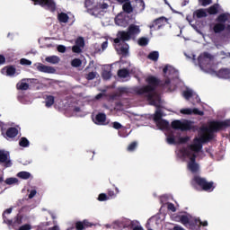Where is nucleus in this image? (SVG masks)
<instances>
[{
  "label": "nucleus",
  "mask_w": 230,
  "mask_h": 230,
  "mask_svg": "<svg viewBox=\"0 0 230 230\" xmlns=\"http://www.w3.org/2000/svg\"><path fill=\"white\" fill-rule=\"evenodd\" d=\"M146 82L147 84L137 88L136 93L138 94V96H145L147 102H149L150 105L157 107V105H159V98H157V100L155 99L157 87H162V89H168L172 84V81L170 78H167L164 81H161V79L154 75H150L146 77Z\"/></svg>",
  "instance_id": "nucleus-1"
},
{
  "label": "nucleus",
  "mask_w": 230,
  "mask_h": 230,
  "mask_svg": "<svg viewBox=\"0 0 230 230\" xmlns=\"http://www.w3.org/2000/svg\"><path fill=\"white\" fill-rule=\"evenodd\" d=\"M230 127V119H226L223 121L220 120H212L210 121L208 128H203L202 132H208L207 134L202 135L200 137H195L193 139V144L188 146V148L191 152L199 154L202 150V145L208 143L213 139V132H220L224 128Z\"/></svg>",
  "instance_id": "nucleus-2"
},
{
  "label": "nucleus",
  "mask_w": 230,
  "mask_h": 230,
  "mask_svg": "<svg viewBox=\"0 0 230 230\" xmlns=\"http://www.w3.org/2000/svg\"><path fill=\"white\" fill-rule=\"evenodd\" d=\"M191 184L196 190L199 188L201 191H207L208 193H211V191L217 188L214 181H208L206 178H202L199 175L193 177Z\"/></svg>",
  "instance_id": "nucleus-3"
},
{
  "label": "nucleus",
  "mask_w": 230,
  "mask_h": 230,
  "mask_svg": "<svg viewBox=\"0 0 230 230\" xmlns=\"http://www.w3.org/2000/svg\"><path fill=\"white\" fill-rule=\"evenodd\" d=\"M171 127L174 130H181V132H186L188 130H193V128H194L193 122H191L190 120H184V121L173 120L171 123Z\"/></svg>",
  "instance_id": "nucleus-4"
},
{
  "label": "nucleus",
  "mask_w": 230,
  "mask_h": 230,
  "mask_svg": "<svg viewBox=\"0 0 230 230\" xmlns=\"http://www.w3.org/2000/svg\"><path fill=\"white\" fill-rule=\"evenodd\" d=\"M34 4H39L52 13L57 11V3L55 0H31Z\"/></svg>",
  "instance_id": "nucleus-5"
},
{
  "label": "nucleus",
  "mask_w": 230,
  "mask_h": 230,
  "mask_svg": "<svg viewBox=\"0 0 230 230\" xmlns=\"http://www.w3.org/2000/svg\"><path fill=\"white\" fill-rule=\"evenodd\" d=\"M119 193L118 188L108 189L107 193L99 194L97 200L99 202H105L106 200H112V199H116V196Z\"/></svg>",
  "instance_id": "nucleus-6"
},
{
  "label": "nucleus",
  "mask_w": 230,
  "mask_h": 230,
  "mask_svg": "<svg viewBox=\"0 0 230 230\" xmlns=\"http://www.w3.org/2000/svg\"><path fill=\"white\" fill-rule=\"evenodd\" d=\"M0 128L2 132V136L4 137H9L10 139H13V137H17L19 134V129L17 128H9L7 130L4 128V123L0 122ZM4 130H6L4 134Z\"/></svg>",
  "instance_id": "nucleus-7"
},
{
  "label": "nucleus",
  "mask_w": 230,
  "mask_h": 230,
  "mask_svg": "<svg viewBox=\"0 0 230 230\" xmlns=\"http://www.w3.org/2000/svg\"><path fill=\"white\" fill-rule=\"evenodd\" d=\"M166 22H168V18L162 16L155 19L152 24L149 25V28L150 30H160L163 28V26L166 25Z\"/></svg>",
  "instance_id": "nucleus-8"
},
{
  "label": "nucleus",
  "mask_w": 230,
  "mask_h": 230,
  "mask_svg": "<svg viewBox=\"0 0 230 230\" xmlns=\"http://www.w3.org/2000/svg\"><path fill=\"white\" fill-rule=\"evenodd\" d=\"M187 168L191 173H197L200 170V165L197 163V155H193L187 164Z\"/></svg>",
  "instance_id": "nucleus-9"
},
{
  "label": "nucleus",
  "mask_w": 230,
  "mask_h": 230,
  "mask_svg": "<svg viewBox=\"0 0 230 230\" xmlns=\"http://www.w3.org/2000/svg\"><path fill=\"white\" fill-rule=\"evenodd\" d=\"M132 39L130 37V34H128V31H119L117 33V38L114 39L115 44H119V42H127L128 40H130Z\"/></svg>",
  "instance_id": "nucleus-10"
},
{
  "label": "nucleus",
  "mask_w": 230,
  "mask_h": 230,
  "mask_svg": "<svg viewBox=\"0 0 230 230\" xmlns=\"http://www.w3.org/2000/svg\"><path fill=\"white\" fill-rule=\"evenodd\" d=\"M213 58V56L208 52H204L198 58V62L200 66H207L209 61Z\"/></svg>",
  "instance_id": "nucleus-11"
},
{
  "label": "nucleus",
  "mask_w": 230,
  "mask_h": 230,
  "mask_svg": "<svg viewBox=\"0 0 230 230\" xmlns=\"http://www.w3.org/2000/svg\"><path fill=\"white\" fill-rule=\"evenodd\" d=\"M128 33L131 39H135L137 35L141 33V29H139V25L132 23L128 28Z\"/></svg>",
  "instance_id": "nucleus-12"
},
{
  "label": "nucleus",
  "mask_w": 230,
  "mask_h": 230,
  "mask_svg": "<svg viewBox=\"0 0 230 230\" xmlns=\"http://www.w3.org/2000/svg\"><path fill=\"white\" fill-rule=\"evenodd\" d=\"M37 70L40 71V73H47L49 75H53L57 72V70L55 69V67L53 66H48L44 64L40 63L37 66Z\"/></svg>",
  "instance_id": "nucleus-13"
},
{
  "label": "nucleus",
  "mask_w": 230,
  "mask_h": 230,
  "mask_svg": "<svg viewBox=\"0 0 230 230\" xmlns=\"http://www.w3.org/2000/svg\"><path fill=\"white\" fill-rule=\"evenodd\" d=\"M181 114H185L187 116H191V114H194L195 116H204V111H199L197 108H194V109H190V108L182 109V110H181Z\"/></svg>",
  "instance_id": "nucleus-14"
},
{
  "label": "nucleus",
  "mask_w": 230,
  "mask_h": 230,
  "mask_svg": "<svg viewBox=\"0 0 230 230\" xmlns=\"http://www.w3.org/2000/svg\"><path fill=\"white\" fill-rule=\"evenodd\" d=\"M10 154L4 152V150H0V163H4L5 168H10L12 166V161L8 159Z\"/></svg>",
  "instance_id": "nucleus-15"
},
{
  "label": "nucleus",
  "mask_w": 230,
  "mask_h": 230,
  "mask_svg": "<svg viewBox=\"0 0 230 230\" xmlns=\"http://www.w3.org/2000/svg\"><path fill=\"white\" fill-rule=\"evenodd\" d=\"M97 3H98V0L84 1V8H86L88 13H93V12H96Z\"/></svg>",
  "instance_id": "nucleus-16"
},
{
  "label": "nucleus",
  "mask_w": 230,
  "mask_h": 230,
  "mask_svg": "<svg viewBox=\"0 0 230 230\" xmlns=\"http://www.w3.org/2000/svg\"><path fill=\"white\" fill-rule=\"evenodd\" d=\"M216 22H219V24H226V22H228L230 24V13H223L219 14L216 18Z\"/></svg>",
  "instance_id": "nucleus-17"
},
{
  "label": "nucleus",
  "mask_w": 230,
  "mask_h": 230,
  "mask_svg": "<svg viewBox=\"0 0 230 230\" xmlns=\"http://www.w3.org/2000/svg\"><path fill=\"white\" fill-rule=\"evenodd\" d=\"M87 227H93V224H91V222H89V220L87 219L75 222L76 230H84V229H87Z\"/></svg>",
  "instance_id": "nucleus-18"
},
{
  "label": "nucleus",
  "mask_w": 230,
  "mask_h": 230,
  "mask_svg": "<svg viewBox=\"0 0 230 230\" xmlns=\"http://www.w3.org/2000/svg\"><path fill=\"white\" fill-rule=\"evenodd\" d=\"M115 24H117V26H121L122 28H127L128 26V20L123 15H117L115 18Z\"/></svg>",
  "instance_id": "nucleus-19"
},
{
  "label": "nucleus",
  "mask_w": 230,
  "mask_h": 230,
  "mask_svg": "<svg viewBox=\"0 0 230 230\" xmlns=\"http://www.w3.org/2000/svg\"><path fill=\"white\" fill-rule=\"evenodd\" d=\"M107 121V115L105 113H98L95 116L94 123L95 125H105V122Z\"/></svg>",
  "instance_id": "nucleus-20"
},
{
  "label": "nucleus",
  "mask_w": 230,
  "mask_h": 230,
  "mask_svg": "<svg viewBox=\"0 0 230 230\" xmlns=\"http://www.w3.org/2000/svg\"><path fill=\"white\" fill-rule=\"evenodd\" d=\"M217 76L218 78H230V70L229 68H221L219 71L217 72Z\"/></svg>",
  "instance_id": "nucleus-21"
},
{
  "label": "nucleus",
  "mask_w": 230,
  "mask_h": 230,
  "mask_svg": "<svg viewBox=\"0 0 230 230\" xmlns=\"http://www.w3.org/2000/svg\"><path fill=\"white\" fill-rule=\"evenodd\" d=\"M218 10H220V4H214L207 9V13L208 15H217V13H218Z\"/></svg>",
  "instance_id": "nucleus-22"
},
{
  "label": "nucleus",
  "mask_w": 230,
  "mask_h": 230,
  "mask_svg": "<svg viewBox=\"0 0 230 230\" xmlns=\"http://www.w3.org/2000/svg\"><path fill=\"white\" fill-rule=\"evenodd\" d=\"M109 8V4L105 3L103 0H97V4L95 6V12H99V10H107Z\"/></svg>",
  "instance_id": "nucleus-23"
},
{
  "label": "nucleus",
  "mask_w": 230,
  "mask_h": 230,
  "mask_svg": "<svg viewBox=\"0 0 230 230\" xmlns=\"http://www.w3.org/2000/svg\"><path fill=\"white\" fill-rule=\"evenodd\" d=\"M156 126L160 128V130H168V128H170V122L162 119V120L156 122Z\"/></svg>",
  "instance_id": "nucleus-24"
},
{
  "label": "nucleus",
  "mask_w": 230,
  "mask_h": 230,
  "mask_svg": "<svg viewBox=\"0 0 230 230\" xmlns=\"http://www.w3.org/2000/svg\"><path fill=\"white\" fill-rule=\"evenodd\" d=\"M214 33L218 34L226 31V24L219 23L218 22L212 28Z\"/></svg>",
  "instance_id": "nucleus-25"
},
{
  "label": "nucleus",
  "mask_w": 230,
  "mask_h": 230,
  "mask_svg": "<svg viewBox=\"0 0 230 230\" xmlns=\"http://www.w3.org/2000/svg\"><path fill=\"white\" fill-rule=\"evenodd\" d=\"M5 69H6L7 76H13V75H15V73L17 71V69H15L13 66H6V68L5 67L2 68V70H1L2 75H4Z\"/></svg>",
  "instance_id": "nucleus-26"
},
{
  "label": "nucleus",
  "mask_w": 230,
  "mask_h": 230,
  "mask_svg": "<svg viewBox=\"0 0 230 230\" xmlns=\"http://www.w3.org/2000/svg\"><path fill=\"white\" fill-rule=\"evenodd\" d=\"M188 226L190 230H200V224L197 219H191Z\"/></svg>",
  "instance_id": "nucleus-27"
},
{
  "label": "nucleus",
  "mask_w": 230,
  "mask_h": 230,
  "mask_svg": "<svg viewBox=\"0 0 230 230\" xmlns=\"http://www.w3.org/2000/svg\"><path fill=\"white\" fill-rule=\"evenodd\" d=\"M193 17H197V19H202L204 17H208V13L204 9H199L193 13Z\"/></svg>",
  "instance_id": "nucleus-28"
},
{
  "label": "nucleus",
  "mask_w": 230,
  "mask_h": 230,
  "mask_svg": "<svg viewBox=\"0 0 230 230\" xmlns=\"http://www.w3.org/2000/svg\"><path fill=\"white\" fill-rule=\"evenodd\" d=\"M181 154L184 157H188L189 161H191V157L195 155V153H193V151L189 147L181 149Z\"/></svg>",
  "instance_id": "nucleus-29"
},
{
  "label": "nucleus",
  "mask_w": 230,
  "mask_h": 230,
  "mask_svg": "<svg viewBox=\"0 0 230 230\" xmlns=\"http://www.w3.org/2000/svg\"><path fill=\"white\" fill-rule=\"evenodd\" d=\"M55 103V96L47 95L45 98V106L49 109V107L53 106Z\"/></svg>",
  "instance_id": "nucleus-30"
},
{
  "label": "nucleus",
  "mask_w": 230,
  "mask_h": 230,
  "mask_svg": "<svg viewBox=\"0 0 230 230\" xmlns=\"http://www.w3.org/2000/svg\"><path fill=\"white\" fill-rule=\"evenodd\" d=\"M58 21L66 24L69 22V15L66 13H60L58 14Z\"/></svg>",
  "instance_id": "nucleus-31"
},
{
  "label": "nucleus",
  "mask_w": 230,
  "mask_h": 230,
  "mask_svg": "<svg viewBox=\"0 0 230 230\" xmlns=\"http://www.w3.org/2000/svg\"><path fill=\"white\" fill-rule=\"evenodd\" d=\"M147 58H148V60H152L153 62H157L159 60V51L155 50V51L150 52L147 55Z\"/></svg>",
  "instance_id": "nucleus-32"
},
{
  "label": "nucleus",
  "mask_w": 230,
  "mask_h": 230,
  "mask_svg": "<svg viewBox=\"0 0 230 230\" xmlns=\"http://www.w3.org/2000/svg\"><path fill=\"white\" fill-rule=\"evenodd\" d=\"M122 9L125 13H132V12H134V8L132 7V4L130 2H126L123 4Z\"/></svg>",
  "instance_id": "nucleus-33"
},
{
  "label": "nucleus",
  "mask_w": 230,
  "mask_h": 230,
  "mask_svg": "<svg viewBox=\"0 0 230 230\" xmlns=\"http://www.w3.org/2000/svg\"><path fill=\"white\" fill-rule=\"evenodd\" d=\"M24 82V79L22 80L21 83H18L16 84V88L19 90V91H28V89H30V84L28 83H23Z\"/></svg>",
  "instance_id": "nucleus-34"
},
{
  "label": "nucleus",
  "mask_w": 230,
  "mask_h": 230,
  "mask_svg": "<svg viewBox=\"0 0 230 230\" xmlns=\"http://www.w3.org/2000/svg\"><path fill=\"white\" fill-rule=\"evenodd\" d=\"M175 200L172 194H164L160 196V202H173Z\"/></svg>",
  "instance_id": "nucleus-35"
},
{
  "label": "nucleus",
  "mask_w": 230,
  "mask_h": 230,
  "mask_svg": "<svg viewBox=\"0 0 230 230\" xmlns=\"http://www.w3.org/2000/svg\"><path fill=\"white\" fill-rule=\"evenodd\" d=\"M45 60L49 64H58V62H60V58H58V56H49L47 57Z\"/></svg>",
  "instance_id": "nucleus-36"
},
{
  "label": "nucleus",
  "mask_w": 230,
  "mask_h": 230,
  "mask_svg": "<svg viewBox=\"0 0 230 230\" xmlns=\"http://www.w3.org/2000/svg\"><path fill=\"white\" fill-rule=\"evenodd\" d=\"M180 222L185 226V227H188V226H190V222H191V219H190V217L186 215H181L180 216Z\"/></svg>",
  "instance_id": "nucleus-37"
},
{
  "label": "nucleus",
  "mask_w": 230,
  "mask_h": 230,
  "mask_svg": "<svg viewBox=\"0 0 230 230\" xmlns=\"http://www.w3.org/2000/svg\"><path fill=\"white\" fill-rule=\"evenodd\" d=\"M130 75V72L127 68H122L118 71L119 78H127Z\"/></svg>",
  "instance_id": "nucleus-38"
},
{
  "label": "nucleus",
  "mask_w": 230,
  "mask_h": 230,
  "mask_svg": "<svg viewBox=\"0 0 230 230\" xmlns=\"http://www.w3.org/2000/svg\"><path fill=\"white\" fill-rule=\"evenodd\" d=\"M19 145L22 148H28V146H30V140H28V138H26V137H22L19 140Z\"/></svg>",
  "instance_id": "nucleus-39"
},
{
  "label": "nucleus",
  "mask_w": 230,
  "mask_h": 230,
  "mask_svg": "<svg viewBox=\"0 0 230 230\" xmlns=\"http://www.w3.org/2000/svg\"><path fill=\"white\" fill-rule=\"evenodd\" d=\"M17 177H19V179H23L24 181H26L30 179V177H31V173L22 171L17 173Z\"/></svg>",
  "instance_id": "nucleus-40"
},
{
  "label": "nucleus",
  "mask_w": 230,
  "mask_h": 230,
  "mask_svg": "<svg viewBox=\"0 0 230 230\" xmlns=\"http://www.w3.org/2000/svg\"><path fill=\"white\" fill-rule=\"evenodd\" d=\"M162 119H163V111L161 110H157L154 115V121L157 123Z\"/></svg>",
  "instance_id": "nucleus-41"
},
{
  "label": "nucleus",
  "mask_w": 230,
  "mask_h": 230,
  "mask_svg": "<svg viewBox=\"0 0 230 230\" xmlns=\"http://www.w3.org/2000/svg\"><path fill=\"white\" fill-rule=\"evenodd\" d=\"M120 55L122 57H127V55H128V44L125 43L120 47Z\"/></svg>",
  "instance_id": "nucleus-42"
},
{
  "label": "nucleus",
  "mask_w": 230,
  "mask_h": 230,
  "mask_svg": "<svg viewBox=\"0 0 230 230\" xmlns=\"http://www.w3.org/2000/svg\"><path fill=\"white\" fill-rule=\"evenodd\" d=\"M5 184H7L8 186H12V184H18L19 182V180L17 178H7L5 181H4Z\"/></svg>",
  "instance_id": "nucleus-43"
},
{
  "label": "nucleus",
  "mask_w": 230,
  "mask_h": 230,
  "mask_svg": "<svg viewBox=\"0 0 230 230\" xmlns=\"http://www.w3.org/2000/svg\"><path fill=\"white\" fill-rule=\"evenodd\" d=\"M75 46H78L79 48H84L85 46V40H84V38H77L75 40Z\"/></svg>",
  "instance_id": "nucleus-44"
},
{
  "label": "nucleus",
  "mask_w": 230,
  "mask_h": 230,
  "mask_svg": "<svg viewBox=\"0 0 230 230\" xmlns=\"http://www.w3.org/2000/svg\"><path fill=\"white\" fill-rule=\"evenodd\" d=\"M72 67H80L82 66V60L80 58H74L71 61Z\"/></svg>",
  "instance_id": "nucleus-45"
},
{
  "label": "nucleus",
  "mask_w": 230,
  "mask_h": 230,
  "mask_svg": "<svg viewBox=\"0 0 230 230\" xmlns=\"http://www.w3.org/2000/svg\"><path fill=\"white\" fill-rule=\"evenodd\" d=\"M137 8H138L139 12H143L145 10V1L137 0Z\"/></svg>",
  "instance_id": "nucleus-46"
},
{
  "label": "nucleus",
  "mask_w": 230,
  "mask_h": 230,
  "mask_svg": "<svg viewBox=\"0 0 230 230\" xmlns=\"http://www.w3.org/2000/svg\"><path fill=\"white\" fill-rule=\"evenodd\" d=\"M102 78L103 80H111V78H112V73L109 70H104L102 72Z\"/></svg>",
  "instance_id": "nucleus-47"
},
{
  "label": "nucleus",
  "mask_w": 230,
  "mask_h": 230,
  "mask_svg": "<svg viewBox=\"0 0 230 230\" xmlns=\"http://www.w3.org/2000/svg\"><path fill=\"white\" fill-rule=\"evenodd\" d=\"M167 143L169 145H176L175 136L173 134H170L169 136H167Z\"/></svg>",
  "instance_id": "nucleus-48"
},
{
  "label": "nucleus",
  "mask_w": 230,
  "mask_h": 230,
  "mask_svg": "<svg viewBox=\"0 0 230 230\" xmlns=\"http://www.w3.org/2000/svg\"><path fill=\"white\" fill-rule=\"evenodd\" d=\"M138 45L139 46H148V39L144 38V37L138 39Z\"/></svg>",
  "instance_id": "nucleus-49"
},
{
  "label": "nucleus",
  "mask_w": 230,
  "mask_h": 230,
  "mask_svg": "<svg viewBox=\"0 0 230 230\" xmlns=\"http://www.w3.org/2000/svg\"><path fill=\"white\" fill-rule=\"evenodd\" d=\"M213 0H199V4L201 6H209V4H212Z\"/></svg>",
  "instance_id": "nucleus-50"
},
{
  "label": "nucleus",
  "mask_w": 230,
  "mask_h": 230,
  "mask_svg": "<svg viewBox=\"0 0 230 230\" xmlns=\"http://www.w3.org/2000/svg\"><path fill=\"white\" fill-rule=\"evenodd\" d=\"M191 96H193V92H191V90H186L183 92V97L185 100H190Z\"/></svg>",
  "instance_id": "nucleus-51"
},
{
  "label": "nucleus",
  "mask_w": 230,
  "mask_h": 230,
  "mask_svg": "<svg viewBox=\"0 0 230 230\" xmlns=\"http://www.w3.org/2000/svg\"><path fill=\"white\" fill-rule=\"evenodd\" d=\"M188 141H190V137H188V136L179 137V144L180 145H186V143H188Z\"/></svg>",
  "instance_id": "nucleus-52"
},
{
  "label": "nucleus",
  "mask_w": 230,
  "mask_h": 230,
  "mask_svg": "<svg viewBox=\"0 0 230 230\" xmlns=\"http://www.w3.org/2000/svg\"><path fill=\"white\" fill-rule=\"evenodd\" d=\"M137 148V142H132L131 144H129V146H128V152H134V150Z\"/></svg>",
  "instance_id": "nucleus-53"
},
{
  "label": "nucleus",
  "mask_w": 230,
  "mask_h": 230,
  "mask_svg": "<svg viewBox=\"0 0 230 230\" xmlns=\"http://www.w3.org/2000/svg\"><path fill=\"white\" fill-rule=\"evenodd\" d=\"M96 78V72H90L86 75L87 80H94Z\"/></svg>",
  "instance_id": "nucleus-54"
},
{
  "label": "nucleus",
  "mask_w": 230,
  "mask_h": 230,
  "mask_svg": "<svg viewBox=\"0 0 230 230\" xmlns=\"http://www.w3.org/2000/svg\"><path fill=\"white\" fill-rule=\"evenodd\" d=\"M20 64L22 66H31V61H30L29 59H26V58H22L20 60Z\"/></svg>",
  "instance_id": "nucleus-55"
},
{
  "label": "nucleus",
  "mask_w": 230,
  "mask_h": 230,
  "mask_svg": "<svg viewBox=\"0 0 230 230\" xmlns=\"http://www.w3.org/2000/svg\"><path fill=\"white\" fill-rule=\"evenodd\" d=\"M73 53H82V47H78V45H75L72 47Z\"/></svg>",
  "instance_id": "nucleus-56"
},
{
  "label": "nucleus",
  "mask_w": 230,
  "mask_h": 230,
  "mask_svg": "<svg viewBox=\"0 0 230 230\" xmlns=\"http://www.w3.org/2000/svg\"><path fill=\"white\" fill-rule=\"evenodd\" d=\"M3 219H4V224H8L9 226H12L13 221L10 219H7L6 215H4V213H3Z\"/></svg>",
  "instance_id": "nucleus-57"
},
{
  "label": "nucleus",
  "mask_w": 230,
  "mask_h": 230,
  "mask_svg": "<svg viewBox=\"0 0 230 230\" xmlns=\"http://www.w3.org/2000/svg\"><path fill=\"white\" fill-rule=\"evenodd\" d=\"M58 53H66V46L64 45L58 46Z\"/></svg>",
  "instance_id": "nucleus-58"
},
{
  "label": "nucleus",
  "mask_w": 230,
  "mask_h": 230,
  "mask_svg": "<svg viewBox=\"0 0 230 230\" xmlns=\"http://www.w3.org/2000/svg\"><path fill=\"white\" fill-rule=\"evenodd\" d=\"M112 127L116 130H119V128H121L122 126H121V124L119 122L115 121V122H113Z\"/></svg>",
  "instance_id": "nucleus-59"
},
{
  "label": "nucleus",
  "mask_w": 230,
  "mask_h": 230,
  "mask_svg": "<svg viewBox=\"0 0 230 230\" xmlns=\"http://www.w3.org/2000/svg\"><path fill=\"white\" fill-rule=\"evenodd\" d=\"M6 64V58L3 55H0V66H4Z\"/></svg>",
  "instance_id": "nucleus-60"
},
{
  "label": "nucleus",
  "mask_w": 230,
  "mask_h": 230,
  "mask_svg": "<svg viewBox=\"0 0 230 230\" xmlns=\"http://www.w3.org/2000/svg\"><path fill=\"white\" fill-rule=\"evenodd\" d=\"M168 209L170 211H172V213H175V211H176L175 205H173L172 203H169L168 204Z\"/></svg>",
  "instance_id": "nucleus-61"
},
{
  "label": "nucleus",
  "mask_w": 230,
  "mask_h": 230,
  "mask_svg": "<svg viewBox=\"0 0 230 230\" xmlns=\"http://www.w3.org/2000/svg\"><path fill=\"white\" fill-rule=\"evenodd\" d=\"M30 229H31V226L30 225H23L19 228V230H30Z\"/></svg>",
  "instance_id": "nucleus-62"
},
{
  "label": "nucleus",
  "mask_w": 230,
  "mask_h": 230,
  "mask_svg": "<svg viewBox=\"0 0 230 230\" xmlns=\"http://www.w3.org/2000/svg\"><path fill=\"white\" fill-rule=\"evenodd\" d=\"M108 46H109V41H107V40L103 41L102 44V51H105V49H107Z\"/></svg>",
  "instance_id": "nucleus-63"
},
{
  "label": "nucleus",
  "mask_w": 230,
  "mask_h": 230,
  "mask_svg": "<svg viewBox=\"0 0 230 230\" xmlns=\"http://www.w3.org/2000/svg\"><path fill=\"white\" fill-rule=\"evenodd\" d=\"M35 195H37V190H31V192L29 194V199H33V197H35Z\"/></svg>",
  "instance_id": "nucleus-64"
}]
</instances>
